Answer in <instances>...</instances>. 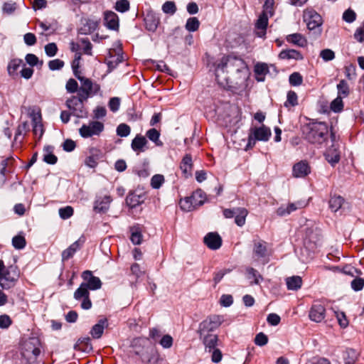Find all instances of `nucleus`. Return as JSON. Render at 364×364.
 Wrapping results in <instances>:
<instances>
[{
	"label": "nucleus",
	"mask_w": 364,
	"mask_h": 364,
	"mask_svg": "<svg viewBox=\"0 0 364 364\" xmlns=\"http://www.w3.org/2000/svg\"><path fill=\"white\" fill-rule=\"evenodd\" d=\"M215 66L216 80L225 89L236 88L247 77V66L240 58L223 56L215 62Z\"/></svg>",
	"instance_id": "nucleus-1"
},
{
	"label": "nucleus",
	"mask_w": 364,
	"mask_h": 364,
	"mask_svg": "<svg viewBox=\"0 0 364 364\" xmlns=\"http://www.w3.org/2000/svg\"><path fill=\"white\" fill-rule=\"evenodd\" d=\"M304 139L317 147L326 144L329 136L328 127L325 122H312L306 124L302 129Z\"/></svg>",
	"instance_id": "nucleus-2"
},
{
	"label": "nucleus",
	"mask_w": 364,
	"mask_h": 364,
	"mask_svg": "<svg viewBox=\"0 0 364 364\" xmlns=\"http://www.w3.org/2000/svg\"><path fill=\"white\" fill-rule=\"evenodd\" d=\"M39 346V341L34 338H30L24 343L21 355L27 360L28 364L36 363L41 353Z\"/></svg>",
	"instance_id": "nucleus-3"
},
{
	"label": "nucleus",
	"mask_w": 364,
	"mask_h": 364,
	"mask_svg": "<svg viewBox=\"0 0 364 364\" xmlns=\"http://www.w3.org/2000/svg\"><path fill=\"white\" fill-rule=\"evenodd\" d=\"M303 18L309 30L321 34L323 21L320 14L313 9H306L304 11Z\"/></svg>",
	"instance_id": "nucleus-4"
},
{
	"label": "nucleus",
	"mask_w": 364,
	"mask_h": 364,
	"mask_svg": "<svg viewBox=\"0 0 364 364\" xmlns=\"http://www.w3.org/2000/svg\"><path fill=\"white\" fill-rule=\"evenodd\" d=\"M269 256L270 252L266 242L262 240L254 241L252 258L255 262L265 264L269 261Z\"/></svg>",
	"instance_id": "nucleus-5"
},
{
	"label": "nucleus",
	"mask_w": 364,
	"mask_h": 364,
	"mask_svg": "<svg viewBox=\"0 0 364 364\" xmlns=\"http://www.w3.org/2000/svg\"><path fill=\"white\" fill-rule=\"evenodd\" d=\"M81 82V86L78 90V95H81L82 99H88L90 96L96 95L100 90V86L97 83H93L91 80L77 76Z\"/></svg>",
	"instance_id": "nucleus-6"
},
{
	"label": "nucleus",
	"mask_w": 364,
	"mask_h": 364,
	"mask_svg": "<svg viewBox=\"0 0 364 364\" xmlns=\"http://www.w3.org/2000/svg\"><path fill=\"white\" fill-rule=\"evenodd\" d=\"M223 321V318L221 316H210L199 324L198 332L199 335L209 334L210 332L218 328Z\"/></svg>",
	"instance_id": "nucleus-7"
},
{
	"label": "nucleus",
	"mask_w": 364,
	"mask_h": 364,
	"mask_svg": "<svg viewBox=\"0 0 364 364\" xmlns=\"http://www.w3.org/2000/svg\"><path fill=\"white\" fill-rule=\"evenodd\" d=\"M104 130V124L99 121H91L88 124H84L79 129V134L82 138H90L93 136H99Z\"/></svg>",
	"instance_id": "nucleus-8"
},
{
	"label": "nucleus",
	"mask_w": 364,
	"mask_h": 364,
	"mask_svg": "<svg viewBox=\"0 0 364 364\" xmlns=\"http://www.w3.org/2000/svg\"><path fill=\"white\" fill-rule=\"evenodd\" d=\"M87 100L81 98V95L73 96L66 100V106L74 116L82 117L85 114L83 103Z\"/></svg>",
	"instance_id": "nucleus-9"
},
{
	"label": "nucleus",
	"mask_w": 364,
	"mask_h": 364,
	"mask_svg": "<svg viewBox=\"0 0 364 364\" xmlns=\"http://www.w3.org/2000/svg\"><path fill=\"white\" fill-rule=\"evenodd\" d=\"M247 213L245 208H227L223 210V215L226 218L235 217V223L238 226H242L245 224Z\"/></svg>",
	"instance_id": "nucleus-10"
},
{
	"label": "nucleus",
	"mask_w": 364,
	"mask_h": 364,
	"mask_svg": "<svg viewBox=\"0 0 364 364\" xmlns=\"http://www.w3.org/2000/svg\"><path fill=\"white\" fill-rule=\"evenodd\" d=\"M74 298L76 300H82V309L87 310L92 307V302L90 299L89 289L85 286V284L82 283L79 288L76 289L74 293Z\"/></svg>",
	"instance_id": "nucleus-11"
},
{
	"label": "nucleus",
	"mask_w": 364,
	"mask_h": 364,
	"mask_svg": "<svg viewBox=\"0 0 364 364\" xmlns=\"http://www.w3.org/2000/svg\"><path fill=\"white\" fill-rule=\"evenodd\" d=\"M330 136L333 144L331 147L327 149L325 154V157L329 164L332 166H335L340 161V151L335 144V142L336 141V136L332 131H331Z\"/></svg>",
	"instance_id": "nucleus-12"
},
{
	"label": "nucleus",
	"mask_w": 364,
	"mask_h": 364,
	"mask_svg": "<svg viewBox=\"0 0 364 364\" xmlns=\"http://www.w3.org/2000/svg\"><path fill=\"white\" fill-rule=\"evenodd\" d=\"M326 316V308L323 304L320 302H315L312 304L309 313V318L314 322H321Z\"/></svg>",
	"instance_id": "nucleus-13"
},
{
	"label": "nucleus",
	"mask_w": 364,
	"mask_h": 364,
	"mask_svg": "<svg viewBox=\"0 0 364 364\" xmlns=\"http://www.w3.org/2000/svg\"><path fill=\"white\" fill-rule=\"evenodd\" d=\"M203 242L210 250H216L222 246L223 240L218 232H210L203 237Z\"/></svg>",
	"instance_id": "nucleus-14"
},
{
	"label": "nucleus",
	"mask_w": 364,
	"mask_h": 364,
	"mask_svg": "<svg viewBox=\"0 0 364 364\" xmlns=\"http://www.w3.org/2000/svg\"><path fill=\"white\" fill-rule=\"evenodd\" d=\"M82 278L86 282H82L90 290H97L101 288L102 282L99 277H95L92 272L85 270L82 274Z\"/></svg>",
	"instance_id": "nucleus-15"
},
{
	"label": "nucleus",
	"mask_w": 364,
	"mask_h": 364,
	"mask_svg": "<svg viewBox=\"0 0 364 364\" xmlns=\"http://www.w3.org/2000/svg\"><path fill=\"white\" fill-rule=\"evenodd\" d=\"M184 200L191 205H203L205 203L211 202L201 189H197L190 196L186 197Z\"/></svg>",
	"instance_id": "nucleus-16"
},
{
	"label": "nucleus",
	"mask_w": 364,
	"mask_h": 364,
	"mask_svg": "<svg viewBox=\"0 0 364 364\" xmlns=\"http://www.w3.org/2000/svg\"><path fill=\"white\" fill-rule=\"evenodd\" d=\"M311 173V167L306 161H301L293 166L292 175L295 178H304Z\"/></svg>",
	"instance_id": "nucleus-17"
},
{
	"label": "nucleus",
	"mask_w": 364,
	"mask_h": 364,
	"mask_svg": "<svg viewBox=\"0 0 364 364\" xmlns=\"http://www.w3.org/2000/svg\"><path fill=\"white\" fill-rule=\"evenodd\" d=\"M30 115L33 122V134L36 136H38V140H40L44 133L43 126L41 123V114L40 112H35V111L33 110Z\"/></svg>",
	"instance_id": "nucleus-18"
},
{
	"label": "nucleus",
	"mask_w": 364,
	"mask_h": 364,
	"mask_svg": "<svg viewBox=\"0 0 364 364\" xmlns=\"http://www.w3.org/2000/svg\"><path fill=\"white\" fill-rule=\"evenodd\" d=\"M269 14L267 12H262L255 23L256 35L258 37L263 38L266 35V30L268 25Z\"/></svg>",
	"instance_id": "nucleus-19"
},
{
	"label": "nucleus",
	"mask_w": 364,
	"mask_h": 364,
	"mask_svg": "<svg viewBox=\"0 0 364 364\" xmlns=\"http://www.w3.org/2000/svg\"><path fill=\"white\" fill-rule=\"evenodd\" d=\"M84 242L85 238L81 237L79 240L71 244L67 249L63 251L62 260L64 262L72 258L77 250L80 249Z\"/></svg>",
	"instance_id": "nucleus-20"
},
{
	"label": "nucleus",
	"mask_w": 364,
	"mask_h": 364,
	"mask_svg": "<svg viewBox=\"0 0 364 364\" xmlns=\"http://www.w3.org/2000/svg\"><path fill=\"white\" fill-rule=\"evenodd\" d=\"M14 159L13 157H7L3 159L0 164V183H4L6 181V176L12 171Z\"/></svg>",
	"instance_id": "nucleus-21"
},
{
	"label": "nucleus",
	"mask_w": 364,
	"mask_h": 364,
	"mask_svg": "<svg viewBox=\"0 0 364 364\" xmlns=\"http://www.w3.org/2000/svg\"><path fill=\"white\" fill-rule=\"evenodd\" d=\"M250 132L258 141H268L272 134L270 129L264 125L260 127L252 128Z\"/></svg>",
	"instance_id": "nucleus-22"
},
{
	"label": "nucleus",
	"mask_w": 364,
	"mask_h": 364,
	"mask_svg": "<svg viewBox=\"0 0 364 364\" xmlns=\"http://www.w3.org/2000/svg\"><path fill=\"white\" fill-rule=\"evenodd\" d=\"M199 336L200 338L203 341L206 350L211 352L212 350L216 348V346L218 341V338L216 334L209 333L206 335H199Z\"/></svg>",
	"instance_id": "nucleus-23"
},
{
	"label": "nucleus",
	"mask_w": 364,
	"mask_h": 364,
	"mask_svg": "<svg viewBox=\"0 0 364 364\" xmlns=\"http://www.w3.org/2000/svg\"><path fill=\"white\" fill-rule=\"evenodd\" d=\"M101 158V151L99 149L92 148L90 150V155L85 159V164L90 168H95L98 164V161Z\"/></svg>",
	"instance_id": "nucleus-24"
},
{
	"label": "nucleus",
	"mask_w": 364,
	"mask_h": 364,
	"mask_svg": "<svg viewBox=\"0 0 364 364\" xmlns=\"http://www.w3.org/2000/svg\"><path fill=\"white\" fill-rule=\"evenodd\" d=\"M147 142L144 136L137 134L132 141L131 147L134 152L139 154L144 151V146L146 145Z\"/></svg>",
	"instance_id": "nucleus-25"
},
{
	"label": "nucleus",
	"mask_w": 364,
	"mask_h": 364,
	"mask_svg": "<svg viewBox=\"0 0 364 364\" xmlns=\"http://www.w3.org/2000/svg\"><path fill=\"white\" fill-rule=\"evenodd\" d=\"M108 323L106 318L100 319L97 323L94 325L90 331L92 337L95 339L101 338L105 328L107 326Z\"/></svg>",
	"instance_id": "nucleus-26"
},
{
	"label": "nucleus",
	"mask_w": 364,
	"mask_h": 364,
	"mask_svg": "<svg viewBox=\"0 0 364 364\" xmlns=\"http://www.w3.org/2000/svg\"><path fill=\"white\" fill-rule=\"evenodd\" d=\"M105 23L109 29L117 30L119 28L117 15L113 11H106L105 13Z\"/></svg>",
	"instance_id": "nucleus-27"
},
{
	"label": "nucleus",
	"mask_w": 364,
	"mask_h": 364,
	"mask_svg": "<svg viewBox=\"0 0 364 364\" xmlns=\"http://www.w3.org/2000/svg\"><path fill=\"white\" fill-rule=\"evenodd\" d=\"M180 168L186 178L191 175L193 169L192 157L190 154H186L181 162Z\"/></svg>",
	"instance_id": "nucleus-28"
},
{
	"label": "nucleus",
	"mask_w": 364,
	"mask_h": 364,
	"mask_svg": "<svg viewBox=\"0 0 364 364\" xmlns=\"http://www.w3.org/2000/svg\"><path fill=\"white\" fill-rule=\"evenodd\" d=\"M254 72L255 78L258 82H263L265 75L269 73V68L266 63H257L255 65Z\"/></svg>",
	"instance_id": "nucleus-29"
},
{
	"label": "nucleus",
	"mask_w": 364,
	"mask_h": 364,
	"mask_svg": "<svg viewBox=\"0 0 364 364\" xmlns=\"http://www.w3.org/2000/svg\"><path fill=\"white\" fill-rule=\"evenodd\" d=\"M279 58L282 60H302V54L294 49H287L282 50L279 54Z\"/></svg>",
	"instance_id": "nucleus-30"
},
{
	"label": "nucleus",
	"mask_w": 364,
	"mask_h": 364,
	"mask_svg": "<svg viewBox=\"0 0 364 364\" xmlns=\"http://www.w3.org/2000/svg\"><path fill=\"white\" fill-rule=\"evenodd\" d=\"M130 240L134 245H140L142 242L143 235L141 228L139 225H135L130 228Z\"/></svg>",
	"instance_id": "nucleus-31"
},
{
	"label": "nucleus",
	"mask_w": 364,
	"mask_h": 364,
	"mask_svg": "<svg viewBox=\"0 0 364 364\" xmlns=\"http://www.w3.org/2000/svg\"><path fill=\"white\" fill-rule=\"evenodd\" d=\"M286 39L288 43L299 47H304L307 43V41L303 35L298 33L288 35Z\"/></svg>",
	"instance_id": "nucleus-32"
},
{
	"label": "nucleus",
	"mask_w": 364,
	"mask_h": 364,
	"mask_svg": "<svg viewBox=\"0 0 364 364\" xmlns=\"http://www.w3.org/2000/svg\"><path fill=\"white\" fill-rule=\"evenodd\" d=\"M286 284L289 290L297 291L301 287L302 279L299 276H292L286 279Z\"/></svg>",
	"instance_id": "nucleus-33"
},
{
	"label": "nucleus",
	"mask_w": 364,
	"mask_h": 364,
	"mask_svg": "<svg viewBox=\"0 0 364 364\" xmlns=\"http://www.w3.org/2000/svg\"><path fill=\"white\" fill-rule=\"evenodd\" d=\"M53 147L51 146H45L43 149V161L48 164L57 163L58 158L53 154Z\"/></svg>",
	"instance_id": "nucleus-34"
},
{
	"label": "nucleus",
	"mask_w": 364,
	"mask_h": 364,
	"mask_svg": "<svg viewBox=\"0 0 364 364\" xmlns=\"http://www.w3.org/2000/svg\"><path fill=\"white\" fill-rule=\"evenodd\" d=\"M145 27L151 32H154L158 28L159 20L154 15H147L144 18Z\"/></svg>",
	"instance_id": "nucleus-35"
},
{
	"label": "nucleus",
	"mask_w": 364,
	"mask_h": 364,
	"mask_svg": "<svg viewBox=\"0 0 364 364\" xmlns=\"http://www.w3.org/2000/svg\"><path fill=\"white\" fill-rule=\"evenodd\" d=\"M98 26L97 21L92 19H85L82 27L80 28L81 33L83 34H89L95 31Z\"/></svg>",
	"instance_id": "nucleus-36"
},
{
	"label": "nucleus",
	"mask_w": 364,
	"mask_h": 364,
	"mask_svg": "<svg viewBox=\"0 0 364 364\" xmlns=\"http://www.w3.org/2000/svg\"><path fill=\"white\" fill-rule=\"evenodd\" d=\"M146 136L153 141L156 146H163V142L159 139L160 132L154 128L149 129L146 133Z\"/></svg>",
	"instance_id": "nucleus-37"
},
{
	"label": "nucleus",
	"mask_w": 364,
	"mask_h": 364,
	"mask_svg": "<svg viewBox=\"0 0 364 364\" xmlns=\"http://www.w3.org/2000/svg\"><path fill=\"white\" fill-rule=\"evenodd\" d=\"M144 360L148 364H165V360L160 358L157 352H152L147 355V356L144 358Z\"/></svg>",
	"instance_id": "nucleus-38"
},
{
	"label": "nucleus",
	"mask_w": 364,
	"mask_h": 364,
	"mask_svg": "<svg viewBox=\"0 0 364 364\" xmlns=\"http://www.w3.org/2000/svg\"><path fill=\"white\" fill-rule=\"evenodd\" d=\"M338 97H346L349 95V87L346 80H341L337 85Z\"/></svg>",
	"instance_id": "nucleus-39"
},
{
	"label": "nucleus",
	"mask_w": 364,
	"mask_h": 364,
	"mask_svg": "<svg viewBox=\"0 0 364 364\" xmlns=\"http://www.w3.org/2000/svg\"><path fill=\"white\" fill-rule=\"evenodd\" d=\"M247 278L249 279H253V282L251 284H259V279H262V277L259 274V272L252 267H249L247 269Z\"/></svg>",
	"instance_id": "nucleus-40"
},
{
	"label": "nucleus",
	"mask_w": 364,
	"mask_h": 364,
	"mask_svg": "<svg viewBox=\"0 0 364 364\" xmlns=\"http://www.w3.org/2000/svg\"><path fill=\"white\" fill-rule=\"evenodd\" d=\"M200 22L196 17L189 18L186 23V29L190 32H194L199 28Z\"/></svg>",
	"instance_id": "nucleus-41"
},
{
	"label": "nucleus",
	"mask_w": 364,
	"mask_h": 364,
	"mask_svg": "<svg viewBox=\"0 0 364 364\" xmlns=\"http://www.w3.org/2000/svg\"><path fill=\"white\" fill-rule=\"evenodd\" d=\"M298 105V97L294 91L290 90L287 92V101L284 102V106L288 107L289 106L294 107Z\"/></svg>",
	"instance_id": "nucleus-42"
},
{
	"label": "nucleus",
	"mask_w": 364,
	"mask_h": 364,
	"mask_svg": "<svg viewBox=\"0 0 364 364\" xmlns=\"http://www.w3.org/2000/svg\"><path fill=\"white\" fill-rule=\"evenodd\" d=\"M26 244V239L23 235H18L14 236L12 239V245L17 250H21L24 248Z\"/></svg>",
	"instance_id": "nucleus-43"
},
{
	"label": "nucleus",
	"mask_w": 364,
	"mask_h": 364,
	"mask_svg": "<svg viewBox=\"0 0 364 364\" xmlns=\"http://www.w3.org/2000/svg\"><path fill=\"white\" fill-rule=\"evenodd\" d=\"M23 60L21 59H13L11 60L8 65V72L10 75H13L15 74L16 70L19 68V67L22 65Z\"/></svg>",
	"instance_id": "nucleus-44"
},
{
	"label": "nucleus",
	"mask_w": 364,
	"mask_h": 364,
	"mask_svg": "<svg viewBox=\"0 0 364 364\" xmlns=\"http://www.w3.org/2000/svg\"><path fill=\"white\" fill-rule=\"evenodd\" d=\"M164 176L161 174H156L151 179V186L154 189L159 188L164 183Z\"/></svg>",
	"instance_id": "nucleus-45"
},
{
	"label": "nucleus",
	"mask_w": 364,
	"mask_h": 364,
	"mask_svg": "<svg viewBox=\"0 0 364 364\" xmlns=\"http://www.w3.org/2000/svg\"><path fill=\"white\" fill-rule=\"evenodd\" d=\"M1 278L8 279H15V282L17 281V274L15 272V268L12 266L5 268L2 272V277Z\"/></svg>",
	"instance_id": "nucleus-46"
},
{
	"label": "nucleus",
	"mask_w": 364,
	"mask_h": 364,
	"mask_svg": "<svg viewBox=\"0 0 364 364\" xmlns=\"http://www.w3.org/2000/svg\"><path fill=\"white\" fill-rule=\"evenodd\" d=\"M343 97H338L331 103V109L335 112H339L343 109Z\"/></svg>",
	"instance_id": "nucleus-47"
},
{
	"label": "nucleus",
	"mask_w": 364,
	"mask_h": 364,
	"mask_svg": "<svg viewBox=\"0 0 364 364\" xmlns=\"http://www.w3.org/2000/svg\"><path fill=\"white\" fill-rule=\"evenodd\" d=\"M129 2L128 0H119L116 2L114 9L121 13L126 12L129 10Z\"/></svg>",
	"instance_id": "nucleus-48"
},
{
	"label": "nucleus",
	"mask_w": 364,
	"mask_h": 364,
	"mask_svg": "<svg viewBox=\"0 0 364 364\" xmlns=\"http://www.w3.org/2000/svg\"><path fill=\"white\" fill-rule=\"evenodd\" d=\"M289 81L291 85L299 86L302 84L303 77L300 73L296 72L290 75Z\"/></svg>",
	"instance_id": "nucleus-49"
},
{
	"label": "nucleus",
	"mask_w": 364,
	"mask_h": 364,
	"mask_svg": "<svg viewBox=\"0 0 364 364\" xmlns=\"http://www.w3.org/2000/svg\"><path fill=\"white\" fill-rule=\"evenodd\" d=\"M173 338L168 334L163 336L159 341V344L164 348H170L173 346Z\"/></svg>",
	"instance_id": "nucleus-50"
},
{
	"label": "nucleus",
	"mask_w": 364,
	"mask_h": 364,
	"mask_svg": "<svg viewBox=\"0 0 364 364\" xmlns=\"http://www.w3.org/2000/svg\"><path fill=\"white\" fill-rule=\"evenodd\" d=\"M131 132L130 127L126 124H120L117 128V134L121 137L127 136Z\"/></svg>",
	"instance_id": "nucleus-51"
},
{
	"label": "nucleus",
	"mask_w": 364,
	"mask_h": 364,
	"mask_svg": "<svg viewBox=\"0 0 364 364\" xmlns=\"http://www.w3.org/2000/svg\"><path fill=\"white\" fill-rule=\"evenodd\" d=\"M80 87H78V84L77 81L73 78H70L68 80L65 89L69 93H75L76 92H78V90Z\"/></svg>",
	"instance_id": "nucleus-52"
},
{
	"label": "nucleus",
	"mask_w": 364,
	"mask_h": 364,
	"mask_svg": "<svg viewBox=\"0 0 364 364\" xmlns=\"http://www.w3.org/2000/svg\"><path fill=\"white\" fill-rule=\"evenodd\" d=\"M162 11L165 14H173L176 11V7L173 1H166L162 6Z\"/></svg>",
	"instance_id": "nucleus-53"
},
{
	"label": "nucleus",
	"mask_w": 364,
	"mask_h": 364,
	"mask_svg": "<svg viewBox=\"0 0 364 364\" xmlns=\"http://www.w3.org/2000/svg\"><path fill=\"white\" fill-rule=\"evenodd\" d=\"M296 210V206H280L277 210V213L279 216H286L289 215L291 212Z\"/></svg>",
	"instance_id": "nucleus-54"
},
{
	"label": "nucleus",
	"mask_w": 364,
	"mask_h": 364,
	"mask_svg": "<svg viewBox=\"0 0 364 364\" xmlns=\"http://www.w3.org/2000/svg\"><path fill=\"white\" fill-rule=\"evenodd\" d=\"M120 99L117 97L110 98L108 102V107L112 112H116L119 110L120 107Z\"/></svg>",
	"instance_id": "nucleus-55"
},
{
	"label": "nucleus",
	"mask_w": 364,
	"mask_h": 364,
	"mask_svg": "<svg viewBox=\"0 0 364 364\" xmlns=\"http://www.w3.org/2000/svg\"><path fill=\"white\" fill-rule=\"evenodd\" d=\"M350 285L351 288L354 291H360L364 287V279L361 277H356L351 282Z\"/></svg>",
	"instance_id": "nucleus-56"
},
{
	"label": "nucleus",
	"mask_w": 364,
	"mask_h": 364,
	"mask_svg": "<svg viewBox=\"0 0 364 364\" xmlns=\"http://www.w3.org/2000/svg\"><path fill=\"white\" fill-rule=\"evenodd\" d=\"M73 214V209L72 206H65L59 209V215L63 220L68 219Z\"/></svg>",
	"instance_id": "nucleus-57"
},
{
	"label": "nucleus",
	"mask_w": 364,
	"mask_h": 364,
	"mask_svg": "<svg viewBox=\"0 0 364 364\" xmlns=\"http://www.w3.org/2000/svg\"><path fill=\"white\" fill-rule=\"evenodd\" d=\"M320 57L324 61H330L335 58V53L332 50L326 48L321 51Z\"/></svg>",
	"instance_id": "nucleus-58"
},
{
	"label": "nucleus",
	"mask_w": 364,
	"mask_h": 364,
	"mask_svg": "<svg viewBox=\"0 0 364 364\" xmlns=\"http://www.w3.org/2000/svg\"><path fill=\"white\" fill-rule=\"evenodd\" d=\"M29 130V124L27 122H23L20 124L16 129L15 134V139H17L18 136L25 134Z\"/></svg>",
	"instance_id": "nucleus-59"
},
{
	"label": "nucleus",
	"mask_w": 364,
	"mask_h": 364,
	"mask_svg": "<svg viewBox=\"0 0 364 364\" xmlns=\"http://www.w3.org/2000/svg\"><path fill=\"white\" fill-rule=\"evenodd\" d=\"M12 324V320L9 316L3 314L0 316V328L6 329Z\"/></svg>",
	"instance_id": "nucleus-60"
},
{
	"label": "nucleus",
	"mask_w": 364,
	"mask_h": 364,
	"mask_svg": "<svg viewBox=\"0 0 364 364\" xmlns=\"http://www.w3.org/2000/svg\"><path fill=\"white\" fill-rule=\"evenodd\" d=\"M58 51L57 45L55 43H50L45 46V52L49 57H53Z\"/></svg>",
	"instance_id": "nucleus-61"
},
{
	"label": "nucleus",
	"mask_w": 364,
	"mask_h": 364,
	"mask_svg": "<svg viewBox=\"0 0 364 364\" xmlns=\"http://www.w3.org/2000/svg\"><path fill=\"white\" fill-rule=\"evenodd\" d=\"M355 18V13L350 9H347L343 14V19L347 23L353 22Z\"/></svg>",
	"instance_id": "nucleus-62"
},
{
	"label": "nucleus",
	"mask_w": 364,
	"mask_h": 364,
	"mask_svg": "<svg viewBox=\"0 0 364 364\" xmlns=\"http://www.w3.org/2000/svg\"><path fill=\"white\" fill-rule=\"evenodd\" d=\"M268 342L267 336L263 333H259L255 338V343L259 346H263Z\"/></svg>",
	"instance_id": "nucleus-63"
},
{
	"label": "nucleus",
	"mask_w": 364,
	"mask_h": 364,
	"mask_svg": "<svg viewBox=\"0 0 364 364\" xmlns=\"http://www.w3.org/2000/svg\"><path fill=\"white\" fill-rule=\"evenodd\" d=\"M354 38L360 43L364 41V22L356 29L354 33Z\"/></svg>",
	"instance_id": "nucleus-64"
}]
</instances>
